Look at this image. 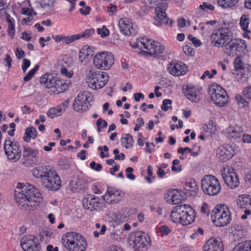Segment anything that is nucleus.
Wrapping results in <instances>:
<instances>
[{"mask_svg": "<svg viewBox=\"0 0 251 251\" xmlns=\"http://www.w3.org/2000/svg\"><path fill=\"white\" fill-rule=\"evenodd\" d=\"M233 33L229 28L221 27L213 31L210 40L215 47L224 48L227 56H234L237 52H243L246 45L243 40L233 39Z\"/></svg>", "mask_w": 251, "mask_h": 251, "instance_id": "1", "label": "nucleus"}, {"mask_svg": "<svg viewBox=\"0 0 251 251\" xmlns=\"http://www.w3.org/2000/svg\"><path fill=\"white\" fill-rule=\"evenodd\" d=\"M14 196L17 203L25 209L37 206L42 197L38 189L30 184H19L15 190Z\"/></svg>", "mask_w": 251, "mask_h": 251, "instance_id": "2", "label": "nucleus"}, {"mask_svg": "<svg viewBox=\"0 0 251 251\" xmlns=\"http://www.w3.org/2000/svg\"><path fill=\"white\" fill-rule=\"evenodd\" d=\"M33 176L41 180L42 185L50 191H56L61 187V179L50 166H39L33 170Z\"/></svg>", "mask_w": 251, "mask_h": 251, "instance_id": "3", "label": "nucleus"}, {"mask_svg": "<svg viewBox=\"0 0 251 251\" xmlns=\"http://www.w3.org/2000/svg\"><path fill=\"white\" fill-rule=\"evenodd\" d=\"M41 84L49 90V92L58 94L67 89L68 84L60 78L53 76L51 74H46L40 79Z\"/></svg>", "mask_w": 251, "mask_h": 251, "instance_id": "4", "label": "nucleus"}, {"mask_svg": "<svg viewBox=\"0 0 251 251\" xmlns=\"http://www.w3.org/2000/svg\"><path fill=\"white\" fill-rule=\"evenodd\" d=\"M63 240L65 248L69 251H84L87 246L85 238L76 232L66 233Z\"/></svg>", "mask_w": 251, "mask_h": 251, "instance_id": "5", "label": "nucleus"}, {"mask_svg": "<svg viewBox=\"0 0 251 251\" xmlns=\"http://www.w3.org/2000/svg\"><path fill=\"white\" fill-rule=\"evenodd\" d=\"M213 223L219 227L227 226L231 220V213L225 205H217L211 212Z\"/></svg>", "mask_w": 251, "mask_h": 251, "instance_id": "6", "label": "nucleus"}, {"mask_svg": "<svg viewBox=\"0 0 251 251\" xmlns=\"http://www.w3.org/2000/svg\"><path fill=\"white\" fill-rule=\"evenodd\" d=\"M86 82L89 87L94 90L100 89L104 87L108 80V75L106 73L89 70Z\"/></svg>", "mask_w": 251, "mask_h": 251, "instance_id": "7", "label": "nucleus"}, {"mask_svg": "<svg viewBox=\"0 0 251 251\" xmlns=\"http://www.w3.org/2000/svg\"><path fill=\"white\" fill-rule=\"evenodd\" d=\"M150 243L148 234L140 231L131 233L128 238V243L131 248H141L142 251L150 246Z\"/></svg>", "mask_w": 251, "mask_h": 251, "instance_id": "8", "label": "nucleus"}, {"mask_svg": "<svg viewBox=\"0 0 251 251\" xmlns=\"http://www.w3.org/2000/svg\"><path fill=\"white\" fill-rule=\"evenodd\" d=\"M203 192L209 196L217 195L221 191V184L218 179L212 175L205 176L201 180Z\"/></svg>", "mask_w": 251, "mask_h": 251, "instance_id": "9", "label": "nucleus"}, {"mask_svg": "<svg viewBox=\"0 0 251 251\" xmlns=\"http://www.w3.org/2000/svg\"><path fill=\"white\" fill-rule=\"evenodd\" d=\"M209 93L211 100L218 106L223 107L228 102V96L226 91L217 84L210 86Z\"/></svg>", "mask_w": 251, "mask_h": 251, "instance_id": "10", "label": "nucleus"}, {"mask_svg": "<svg viewBox=\"0 0 251 251\" xmlns=\"http://www.w3.org/2000/svg\"><path fill=\"white\" fill-rule=\"evenodd\" d=\"M114 62V56L108 51H102L96 54L93 59L94 66L98 69H109Z\"/></svg>", "mask_w": 251, "mask_h": 251, "instance_id": "11", "label": "nucleus"}, {"mask_svg": "<svg viewBox=\"0 0 251 251\" xmlns=\"http://www.w3.org/2000/svg\"><path fill=\"white\" fill-rule=\"evenodd\" d=\"M4 150L8 159L16 162L21 158L22 150L19 144L6 139L4 144Z\"/></svg>", "mask_w": 251, "mask_h": 251, "instance_id": "12", "label": "nucleus"}, {"mask_svg": "<svg viewBox=\"0 0 251 251\" xmlns=\"http://www.w3.org/2000/svg\"><path fill=\"white\" fill-rule=\"evenodd\" d=\"M36 238L32 235L23 236L20 240L21 247L24 251H40V244L35 241Z\"/></svg>", "mask_w": 251, "mask_h": 251, "instance_id": "13", "label": "nucleus"}, {"mask_svg": "<svg viewBox=\"0 0 251 251\" xmlns=\"http://www.w3.org/2000/svg\"><path fill=\"white\" fill-rule=\"evenodd\" d=\"M235 153L234 148L229 145L221 146L216 151V155L218 158L223 162L231 159Z\"/></svg>", "mask_w": 251, "mask_h": 251, "instance_id": "14", "label": "nucleus"}, {"mask_svg": "<svg viewBox=\"0 0 251 251\" xmlns=\"http://www.w3.org/2000/svg\"><path fill=\"white\" fill-rule=\"evenodd\" d=\"M167 7V3L165 2H162L160 6L155 8V12L157 19L156 20V25L161 26L163 24L172 25L173 22L167 18L165 12V8Z\"/></svg>", "mask_w": 251, "mask_h": 251, "instance_id": "15", "label": "nucleus"}, {"mask_svg": "<svg viewBox=\"0 0 251 251\" xmlns=\"http://www.w3.org/2000/svg\"><path fill=\"white\" fill-rule=\"evenodd\" d=\"M99 197L93 195H87L83 199V206L85 209L90 211L97 210L101 207Z\"/></svg>", "mask_w": 251, "mask_h": 251, "instance_id": "16", "label": "nucleus"}, {"mask_svg": "<svg viewBox=\"0 0 251 251\" xmlns=\"http://www.w3.org/2000/svg\"><path fill=\"white\" fill-rule=\"evenodd\" d=\"M233 168H228L227 172L222 174L225 183L231 189L235 188L239 184V179Z\"/></svg>", "mask_w": 251, "mask_h": 251, "instance_id": "17", "label": "nucleus"}, {"mask_svg": "<svg viewBox=\"0 0 251 251\" xmlns=\"http://www.w3.org/2000/svg\"><path fill=\"white\" fill-rule=\"evenodd\" d=\"M91 106V104L88 101V98L86 95L79 94L75 99L73 108L77 112H84L87 110Z\"/></svg>", "mask_w": 251, "mask_h": 251, "instance_id": "18", "label": "nucleus"}, {"mask_svg": "<svg viewBox=\"0 0 251 251\" xmlns=\"http://www.w3.org/2000/svg\"><path fill=\"white\" fill-rule=\"evenodd\" d=\"M184 207L181 216H183L180 224L183 226H187L193 222L195 219L196 214L195 210L188 204H182Z\"/></svg>", "mask_w": 251, "mask_h": 251, "instance_id": "19", "label": "nucleus"}, {"mask_svg": "<svg viewBox=\"0 0 251 251\" xmlns=\"http://www.w3.org/2000/svg\"><path fill=\"white\" fill-rule=\"evenodd\" d=\"M183 91L187 99L192 102L198 103L201 100L200 90L199 87L188 85L185 89L183 87Z\"/></svg>", "mask_w": 251, "mask_h": 251, "instance_id": "20", "label": "nucleus"}, {"mask_svg": "<svg viewBox=\"0 0 251 251\" xmlns=\"http://www.w3.org/2000/svg\"><path fill=\"white\" fill-rule=\"evenodd\" d=\"M123 197L121 192L116 190L108 189L103 196V200L108 204H115L120 201Z\"/></svg>", "mask_w": 251, "mask_h": 251, "instance_id": "21", "label": "nucleus"}, {"mask_svg": "<svg viewBox=\"0 0 251 251\" xmlns=\"http://www.w3.org/2000/svg\"><path fill=\"white\" fill-rule=\"evenodd\" d=\"M119 26L121 32L125 35L130 36L136 34V30L134 25L126 19H121L119 21Z\"/></svg>", "mask_w": 251, "mask_h": 251, "instance_id": "22", "label": "nucleus"}, {"mask_svg": "<svg viewBox=\"0 0 251 251\" xmlns=\"http://www.w3.org/2000/svg\"><path fill=\"white\" fill-rule=\"evenodd\" d=\"M203 251H223L224 246L221 239L210 238L203 247Z\"/></svg>", "mask_w": 251, "mask_h": 251, "instance_id": "23", "label": "nucleus"}, {"mask_svg": "<svg viewBox=\"0 0 251 251\" xmlns=\"http://www.w3.org/2000/svg\"><path fill=\"white\" fill-rule=\"evenodd\" d=\"M168 71L173 75L179 76L184 75L187 71V67L182 62H173L168 67Z\"/></svg>", "mask_w": 251, "mask_h": 251, "instance_id": "24", "label": "nucleus"}, {"mask_svg": "<svg viewBox=\"0 0 251 251\" xmlns=\"http://www.w3.org/2000/svg\"><path fill=\"white\" fill-rule=\"evenodd\" d=\"M184 207H182V204L178 205L174 207L170 214L171 220L175 223H180V221L183 216H181V214H183V210Z\"/></svg>", "mask_w": 251, "mask_h": 251, "instance_id": "25", "label": "nucleus"}, {"mask_svg": "<svg viewBox=\"0 0 251 251\" xmlns=\"http://www.w3.org/2000/svg\"><path fill=\"white\" fill-rule=\"evenodd\" d=\"M243 134V130L241 126H235L228 128L229 138L231 140H236L241 138Z\"/></svg>", "mask_w": 251, "mask_h": 251, "instance_id": "26", "label": "nucleus"}, {"mask_svg": "<svg viewBox=\"0 0 251 251\" xmlns=\"http://www.w3.org/2000/svg\"><path fill=\"white\" fill-rule=\"evenodd\" d=\"M237 204L239 208H249L251 207V198L249 195L240 196L237 200Z\"/></svg>", "mask_w": 251, "mask_h": 251, "instance_id": "27", "label": "nucleus"}, {"mask_svg": "<svg viewBox=\"0 0 251 251\" xmlns=\"http://www.w3.org/2000/svg\"><path fill=\"white\" fill-rule=\"evenodd\" d=\"M39 153L37 149H33L30 147L25 148L23 151V156L25 160H29L32 158L37 157Z\"/></svg>", "mask_w": 251, "mask_h": 251, "instance_id": "28", "label": "nucleus"}, {"mask_svg": "<svg viewBox=\"0 0 251 251\" xmlns=\"http://www.w3.org/2000/svg\"><path fill=\"white\" fill-rule=\"evenodd\" d=\"M37 135V131L35 128L30 126L25 130L23 139L26 142H29L31 139H35Z\"/></svg>", "mask_w": 251, "mask_h": 251, "instance_id": "29", "label": "nucleus"}, {"mask_svg": "<svg viewBox=\"0 0 251 251\" xmlns=\"http://www.w3.org/2000/svg\"><path fill=\"white\" fill-rule=\"evenodd\" d=\"M142 40L143 42L142 49L147 50L146 51H143V52L151 55V50L154 49L156 43L154 41H151L150 40L145 38H143Z\"/></svg>", "mask_w": 251, "mask_h": 251, "instance_id": "30", "label": "nucleus"}, {"mask_svg": "<svg viewBox=\"0 0 251 251\" xmlns=\"http://www.w3.org/2000/svg\"><path fill=\"white\" fill-rule=\"evenodd\" d=\"M232 251H251V240L238 243L234 247Z\"/></svg>", "mask_w": 251, "mask_h": 251, "instance_id": "31", "label": "nucleus"}, {"mask_svg": "<svg viewBox=\"0 0 251 251\" xmlns=\"http://www.w3.org/2000/svg\"><path fill=\"white\" fill-rule=\"evenodd\" d=\"M125 135V137H122L121 138V142L122 144L126 149L131 148L134 143L132 136L129 134H127Z\"/></svg>", "mask_w": 251, "mask_h": 251, "instance_id": "32", "label": "nucleus"}, {"mask_svg": "<svg viewBox=\"0 0 251 251\" xmlns=\"http://www.w3.org/2000/svg\"><path fill=\"white\" fill-rule=\"evenodd\" d=\"M250 23V17L248 15H243L240 19V25L242 30L247 32H251L248 30Z\"/></svg>", "mask_w": 251, "mask_h": 251, "instance_id": "33", "label": "nucleus"}, {"mask_svg": "<svg viewBox=\"0 0 251 251\" xmlns=\"http://www.w3.org/2000/svg\"><path fill=\"white\" fill-rule=\"evenodd\" d=\"M62 114V109L57 106L50 108L47 113V116L51 119H53Z\"/></svg>", "mask_w": 251, "mask_h": 251, "instance_id": "34", "label": "nucleus"}, {"mask_svg": "<svg viewBox=\"0 0 251 251\" xmlns=\"http://www.w3.org/2000/svg\"><path fill=\"white\" fill-rule=\"evenodd\" d=\"M7 22L8 23V29L7 32L8 34L10 36L12 39L14 38L15 35V26L13 23L12 20L9 15H7L6 16Z\"/></svg>", "mask_w": 251, "mask_h": 251, "instance_id": "35", "label": "nucleus"}, {"mask_svg": "<svg viewBox=\"0 0 251 251\" xmlns=\"http://www.w3.org/2000/svg\"><path fill=\"white\" fill-rule=\"evenodd\" d=\"M218 4L222 7L226 8L234 6L237 2V0H218Z\"/></svg>", "mask_w": 251, "mask_h": 251, "instance_id": "36", "label": "nucleus"}, {"mask_svg": "<svg viewBox=\"0 0 251 251\" xmlns=\"http://www.w3.org/2000/svg\"><path fill=\"white\" fill-rule=\"evenodd\" d=\"M183 200V196L177 192L174 193L171 198V200L174 204H179Z\"/></svg>", "mask_w": 251, "mask_h": 251, "instance_id": "37", "label": "nucleus"}, {"mask_svg": "<svg viewBox=\"0 0 251 251\" xmlns=\"http://www.w3.org/2000/svg\"><path fill=\"white\" fill-rule=\"evenodd\" d=\"M95 33V30L93 28H89L85 29L84 31L80 34H77L78 39L81 38H88L93 35Z\"/></svg>", "mask_w": 251, "mask_h": 251, "instance_id": "38", "label": "nucleus"}, {"mask_svg": "<svg viewBox=\"0 0 251 251\" xmlns=\"http://www.w3.org/2000/svg\"><path fill=\"white\" fill-rule=\"evenodd\" d=\"M234 69L236 71L240 70H244L245 67L243 65V62L242 61L240 57H237L235 58L233 62Z\"/></svg>", "mask_w": 251, "mask_h": 251, "instance_id": "39", "label": "nucleus"}, {"mask_svg": "<svg viewBox=\"0 0 251 251\" xmlns=\"http://www.w3.org/2000/svg\"><path fill=\"white\" fill-rule=\"evenodd\" d=\"M235 100L238 105L241 107H245L248 106V102L240 94L235 96Z\"/></svg>", "mask_w": 251, "mask_h": 251, "instance_id": "40", "label": "nucleus"}, {"mask_svg": "<svg viewBox=\"0 0 251 251\" xmlns=\"http://www.w3.org/2000/svg\"><path fill=\"white\" fill-rule=\"evenodd\" d=\"M39 68V65L37 64L35 66L33 69L31 70L24 77V81L27 82L31 79V78L33 76L35 73L38 70Z\"/></svg>", "mask_w": 251, "mask_h": 251, "instance_id": "41", "label": "nucleus"}, {"mask_svg": "<svg viewBox=\"0 0 251 251\" xmlns=\"http://www.w3.org/2000/svg\"><path fill=\"white\" fill-rule=\"evenodd\" d=\"M198 184L196 181L189 180L186 182L185 189L188 191H195L197 189Z\"/></svg>", "mask_w": 251, "mask_h": 251, "instance_id": "42", "label": "nucleus"}, {"mask_svg": "<svg viewBox=\"0 0 251 251\" xmlns=\"http://www.w3.org/2000/svg\"><path fill=\"white\" fill-rule=\"evenodd\" d=\"M164 47L160 45L159 43H156L153 50H151V55L154 54H159L163 52Z\"/></svg>", "mask_w": 251, "mask_h": 251, "instance_id": "43", "label": "nucleus"}, {"mask_svg": "<svg viewBox=\"0 0 251 251\" xmlns=\"http://www.w3.org/2000/svg\"><path fill=\"white\" fill-rule=\"evenodd\" d=\"M172 103V101L171 100L165 99L163 100L162 104L161 105V109L164 111H167L169 109H172V106L171 105Z\"/></svg>", "mask_w": 251, "mask_h": 251, "instance_id": "44", "label": "nucleus"}, {"mask_svg": "<svg viewBox=\"0 0 251 251\" xmlns=\"http://www.w3.org/2000/svg\"><path fill=\"white\" fill-rule=\"evenodd\" d=\"M97 32L102 38H105L109 34V31L105 25H103L101 28H98Z\"/></svg>", "mask_w": 251, "mask_h": 251, "instance_id": "45", "label": "nucleus"}, {"mask_svg": "<svg viewBox=\"0 0 251 251\" xmlns=\"http://www.w3.org/2000/svg\"><path fill=\"white\" fill-rule=\"evenodd\" d=\"M77 40H78V37L77 36L76 34L67 36H64L63 43H65L66 44H69Z\"/></svg>", "mask_w": 251, "mask_h": 251, "instance_id": "46", "label": "nucleus"}, {"mask_svg": "<svg viewBox=\"0 0 251 251\" xmlns=\"http://www.w3.org/2000/svg\"><path fill=\"white\" fill-rule=\"evenodd\" d=\"M159 232L162 236H167L171 233V229L166 225H163L158 228Z\"/></svg>", "mask_w": 251, "mask_h": 251, "instance_id": "47", "label": "nucleus"}, {"mask_svg": "<svg viewBox=\"0 0 251 251\" xmlns=\"http://www.w3.org/2000/svg\"><path fill=\"white\" fill-rule=\"evenodd\" d=\"M173 166L172 170L173 172L180 171L181 170V166L179 165L180 161L178 159H175L173 161Z\"/></svg>", "mask_w": 251, "mask_h": 251, "instance_id": "48", "label": "nucleus"}, {"mask_svg": "<svg viewBox=\"0 0 251 251\" xmlns=\"http://www.w3.org/2000/svg\"><path fill=\"white\" fill-rule=\"evenodd\" d=\"M188 38L189 40L192 41V43L196 47H199L201 45V42L200 40L197 39L196 37H194L192 35L189 34L188 36Z\"/></svg>", "mask_w": 251, "mask_h": 251, "instance_id": "49", "label": "nucleus"}, {"mask_svg": "<svg viewBox=\"0 0 251 251\" xmlns=\"http://www.w3.org/2000/svg\"><path fill=\"white\" fill-rule=\"evenodd\" d=\"M199 7L201 9L205 11H207L208 9L210 10L214 9V6L213 5L206 2H203L202 4L200 5Z\"/></svg>", "mask_w": 251, "mask_h": 251, "instance_id": "50", "label": "nucleus"}, {"mask_svg": "<svg viewBox=\"0 0 251 251\" xmlns=\"http://www.w3.org/2000/svg\"><path fill=\"white\" fill-rule=\"evenodd\" d=\"M242 95L248 99H251V86L245 87L242 91Z\"/></svg>", "mask_w": 251, "mask_h": 251, "instance_id": "51", "label": "nucleus"}, {"mask_svg": "<svg viewBox=\"0 0 251 251\" xmlns=\"http://www.w3.org/2000/svg\"><path fill=\"white\" fill-rule=\"evenodd\" d=\"M126 177L127 178L133 180L135 179V176L132 173L133 172V169L131 167H127L126 169Z\"/></svg>", "mask_w": 251, "mask_h": 251, "instance_id": "52", "label": "nucleus"}, {"mask_svg": "<svg viewBox=\"0 0 251 251\" xmlns=\"http://www.w3.org/2000/svg\"><path fill=\"white\" fill-rule=\"evenodd\" d=\"M87 50H91V47L88 45L84 46L82 49L80 50L79 53V58L80 59H83L84 54L87 53Z\"/></svg>", "mask_w": 251, "mask_h": 251, "instance_id": "53", "label": "nucleus"}, {"mask_svg": "<svg viewBox=\"0 0 251 251\" xmlns=\"http://www.w3.org/2000/svg\"><path fill=\"white\" fill-rule=\"evenodd\" d=\"M31 64L30 61L28 59H24L22 69L24 73H25L27 68L30 66Z\"/></svg>", "mask_w": 251, "mask_h": 251, "instance_id": "54", "label": "nucleus"}, {"mask_svg": "<svg viewBox=\"0 0 251 251\" xmlns=\"http://www.w3.org/2000/svg\"><path fill=\"white\" fill-rule=\"evenodd\" d=\"M137 121L138 122V124H136L135 125V127L134 128V130L135 131H139L140 127L144 125V120L141 117H139L137 118Z\"/></svg>", "mask_w": 251, "mask_h": 251, "instance_id": "55", "label": "nucleus"}, {"mask_svg": "<svg viewBox=\"0 0 251 251\" xmlns=\"http://www.w3.org/2000/svg\"><path fill=\"white\" fill-rule=\"evenodd\" d=\"M183 50L184 52L186 54L193 55L195 53V51L193 50V49L187 45H185L183 47Z\"/></svg>", "mask_w": 251, "mask_h": 251, "instance_id": "56", "label": "nucleus"}, {"mask_svg": "<svg viewBox=\"0 0 251 251\" xmlns=\"http://www.w3.org/2000/svg\"><path fill=\"white\" fill-rule=\"evenodd\" d=\"M15 55L17 58L20 59L25 56V53L21 49L17 48L15 50Z\"/></svg>", "mask_w": 251, "mask_h": 251, "instance_id": "57", "label": "nucleus"}, {"mask_svg": "<svg viewBox=\"0 0 251 251\" xmlns=\"http://www.w3.org/2000/svg\"><path fill=\"white\" fill-rule=\"evenodd\" d=\"M90 167L97 171H100L102 169V166L100 164H97L95 161H92L90 164Z\"/></svg>", "mask_w": 251, "mask_h": 251, "instance_id": "58", "label": "nucleus"}, {"mask_svg": "<svg viewBox=\"0 0 251 251\" xmlns=\"http://www.w3.org/2000/svg\"><path fill=\"white\" fill-rule=\"evenodd\" d=\"M102 149H103V150L105 151H106H106H108V150H109L108 148L106 146H104L103 147H101V146L99 147L98 148V150H99V151H101V152H100V156L102 158H104V157H108V153H107V154H105L104 153V152H103L102 151H102Z\"/></svg>", "mask_w": 251, "mask_h": 251, "instance_id": "59", "label": "nucleus"}, {"mask_svg": "<svg viewBox=\"0 0 251 251\" xmlns=\"http://www.w3.org/2000/svg\"><path fill=\"white\" fill-rule=\"evenodd\" d=\"M143 40L141 39H138L135 43L131 45L133 48H139L140 49H142L143 46Z\"/></svg>", "mask_w": 251, "mask_h": 251, "instance_id": "60", "label": "nucleus"}, {"mask_svg": "<svg viewBox=\"0 0 251 251\" xmlns=\"http://www.w3.org/2000/svg\"><path fill=\"white\" fill-rule=\"evenodd\" d=\"M91 8L90 6H86L80 9V13L83 15H87L89 14Z\"/></svg>", "mask_w": 251, "mask_h": 251, "instance_id": "61", "label": "nucleus"}, {"mask_svg": "<svg viewBox=\"0 0 251 251\" xmlns=\"http://www.w3.org/2000/svg\"><path fill=\"white\" fill-rule=\"evenodd\" d=\"M70 102V100L67 99L64 102L61 103L60 104L57 106V107H60L62 109V113L65 111L66 108L68 107V104Z\"/></svg>", "mask_w": 251, "mask_h": 251, "instance_id": "62", "label": "nucleus"}, {"mask_svg": "<svg viewBox=\"0 0 251 251\" xmlns=\"http://www.w3.org/2000/svg\"><path fill=\"white\" fill-rule=\"evenodd\" d=\"M201 212L203 214H206L207 216L209 215L210 210L208 209V205L206 203H203L201 208Z\"/></svg>", "mask_w": 251, "mask_h": 251, "instance_id": "63", "label": "nucleus"}, {"mask_svg": "<svg viewBox=\"0 0 251 251\" xmlns=\"http://www.w3.org/2000/svg\"><path fill=\"white\" fill-rule=\"evenodd\" d=\"M87 53L84 54L83 59L81 60V62H87V61H89L93 56V54L92 53H89L88 50H87Z\"/></svg>", "mask_w": 251, "mask_h": 251, "instance_id": "64", "label": "nucleus"}]
</instances>
